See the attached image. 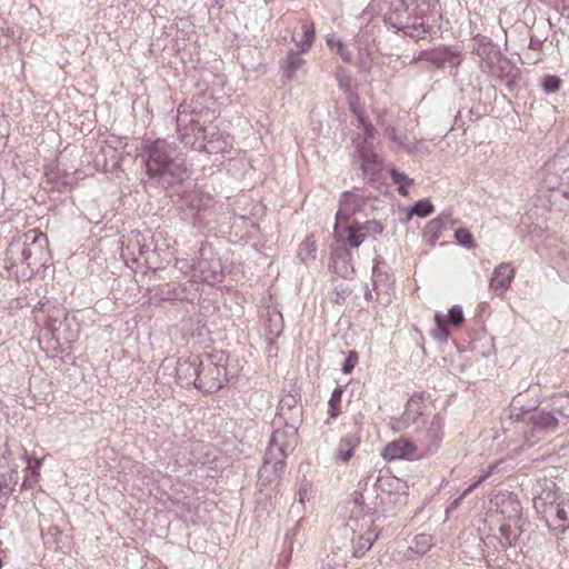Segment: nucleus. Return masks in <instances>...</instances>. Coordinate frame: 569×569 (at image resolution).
<instances>
[{"instance_id":"f257e3e1","label":"nucleus","mask_w":569,"mask_h":569,"mask_svg":"<svg viewBox=\"0 0 569 569\" xmlns=\"http://www.w3.org/2000/svg\"><path fill=\"white\" fill-rule=\"evenodd\" d=\"M140 156L152 184L168 188L188 178L184 154L166 139H146Z\"/></svg>"},{"instance_id":"f03ea898","label":"nucleus","mask_w":569,"mask_h":569,"mask_svg":"<svg viewBox=\"0 0 569 569\" xmlns=\"http://www.w3.org/2000/svg\"><path fill=\"white\" fill-rule=\"evenodd\" d=\"M436 6V0H396L388 7L383 20L405 36L422 39L433 32Z\"/></svg>"},{"instance_id":"7ed1b4c3","label":"nucleus","mask_w":569,"mask_h":569,"mask_svg":"<svg viewBox=\"0 0 569 569\" xmlns=\"http://www.w3.org/2000/svg\"><path fill=\"white\" fill-rule=\"evenodd\" d=\"M286 425L278 426L272 420L273 432L263 457V465L259 470V480L262 483L274 481L284 468V460L291 452L298 440V430L301 423H293L286 420Z\"/></svg>"},{"instance_id":"20e7f679","label":"nucleus","mask_w":569,"mask_h":569,"mask_svg":"<svg viewBox=\"0 0 569 569\" xmlns=\"http://www.w3.org/2000/svg\"><path fill=\"white\" fill-rule=\"evenodd\" d=\"M211 116L207 110L204 117ZM202 111H197L196 107L191 103L183 101L179 104L177 110V130L179 139L186 146L193 149H200V144L209 137L217 136V127L212 126L211 119H203Z\"/></svg>"},{"instance_id":"39448f33","label":"nucleus","mask_w":569,"mask_h":569,"mask_svg":"<svg viewBox=\"0 0 569 569\" xmlns=\"http://www.w3.org/2000/svg\"><path fill=\"white\" fill-rule=\"evenodd\" d=\"M229 357L222 350H217L210 353L200 356L199 379L197 389L208 393L220 390L234 372L228 369Z\"/></svg>"},{"instance_id":"423d86ee","label":"nucleus","mask_w":569,"mask_h":569,"mask_svg":"<svg viewBox=\"0 0 569 569\" xmlns=\"http://www.w3.org/2000/svg\"><path fill=\"white\" fill-rule=\"evenodd\" d=\"M516 429L521 432L523 445L533 446L539 442L546 433L555 432L558 429L559 420L553 412L545 410L526 411L516 416Z\"/></svg>"},{"instance_id":"0eeeda50","label":"nucleus","mask_w":569,"mask_h":569,"mask_svg":"<svg viewBox=\"0 0 569 569\" xmlns=\"http://www.w3.org/2000/svg\"><path fill=\"white\" fill-rule=\"evenodd\" d=\"M479 54L481 57L480 67L483 72L490 73L509 90L516 87L520 77V69L510 59L502 56L495 48L488 50L485 48Z\"/></svg>"},{"instance_id":"6e6552de","label":"nucleus","mask_w":569,"mask_h":569,"mask_svg":"<svg viewBox=\"0 0 569 569\" xmlns=\"http://www.w3.org/2000/svg\"><path fill=\"white\" fill-rule=\"evenodd\" d=\"M48 238L36 229L23 234V241H12L8 251L13 254L20 253V261L28 267L43 266L46 263Z\"/></svg>"},{"instance_id":"1a4fd4ad","label":"nucleus","mask_w":569,"mask_h":569,"mask_svg":"<svg viewBox=\"0 0 569 569\" xmlns=\"http://www.w3.org/2000/svg\"><path fill=\"white\" fill-rule=\"evenodd\" d=\"M183 203L190 210L194 224L207 226L212 221L216 201L211 194L192 191L183 198Z\"/></svg>"},{"instance_id":"9d476101","label":"nucleus","mask_w":569,"mask_h":569,"mask_svg":"<svg viewBox=\"0 0 569 569\" xmlns=\"http://www.w3.org/2000/svg\"><path fill=\"white\" fill-rule=\"evenodd\" d=\"M561 497L557 491L556 483L550 480H545L543 483H539L536 488V492L533 496V508L541 519H543L548 527H551L549 523V515H551L552 510L556 509L558 502Z\"/></svg>"},{"instance_id":"9b49d317","label":"nucleus","mask_w":569,"mask_h":569,"mask_svg":"<svg viewBox=\"0 0 569 569\" xmlns=\"http://www.w3.org/2000/svg\"><path fill=\"white\" fill-rule=\"evenodd\" d=\"M420 61H428L436 68H443L446 64L451 67L450 73L456 76V70L461 63V57L458 51L451 50L449 47H438L429 50H421L412 58L410 64H416Z\"/></svg>"},{"instance_id":"f8f14e48","label":"nucleus","mask_w":569,"mask_h":569,"mask_svg":"<svg viewBox=\"0 0 569 569\" xmlns=\"http://www.w3.org/2000/svg\"><path fill=\"white\" fill-rule=\"evenodd\" d=\"M303 410L298 391L283 395L278 405V411L273 419L278 426L286 425V420L293 423H302Z\"/></svg>"},{"instance_id":"ddd939ff","label":"nucleus","mask_w":569,"mask_h":569,"mask_svg":"<svg viewBox=\"0 0 569 569\" xmlns=\"http://www.w3.org/2000/svg\"><path fill=\"white\" fill-rule=\"evenodd\" d=\"M200 356L180 357L176 365V380L181 387L193 386L197 388L199 379Z\"/></svg>"},{"instance_id":"4468645a","label":"nucleus","mask_w":569,"mask_h":569,"mask_svg":"<svg viewBox=\"0 0 569 569\" xmlns=\"http://www.w3.org/2000/svg\"><path fill=\"white\" fill-rule=\"evenodd\" d=\"M465 320L463 312L460 306H453L449 309L448 316L443 317L441 313H436V327L431 330V336L438 341H446L449 336L448 325L460 326Z\"/></svg>"},{"instance_id":"2eb2a0df","label":"nucleus","mask_w":569,"mask_h":569,"mask_svg":"<svg viewBox=\"0 0 569 569\" xmlns=\"http://www.w3.org/2000/svg\"><path fill=\"white\" fill-rule=\"evenodd\" d=\"M445 420L441 416L436 415L430 421L429 428L423 432L420 439L423 451L426 453H433L442 440Z\"/></svg>"},{"instance_id":"dca6fc26","label":"nucleus","mask_w":569,"mask_h":569,"mask_svg":"<svg viewBox=\"0 0 569 569\" xmlns=\"http://www.w3.org/2000/svg\"><path fill=\"white\" fill-rule=\"evenodd\" d=\"M515 277V270L511 268L509 263H500L497 266L492 272V277L490 279V289L497 295H503L511 284V281Z\"/></svg>"},{"instance_id":"f3484780","label":"nucleus","mask_w":569,"mask_h":569,"mask_svg":"<svg viewBox=\"0 0 569 569\" xmlns=\"http://www.w3.org/2000/svg\"><path fill=\"white\" fill-rule=\"evenodd\" d=\"M416 450L417 446L413 442L407 439H398L385 447L382 457L386 460L410 459L416 453Z\"/></svg>"},{"instance_id":"a211bd4d","label":"nucleus","mask_w":569,"mask_h":569,"mask_svg":"<svg viewBox=\"0 0 569 569\" xmlns=\"http://www.w3.org/2000/svg\"><path fill=\"white\" fill-rule=\"evenodd\" d=\"M379 532L376 527L370 523L368 530L360 535L357 540L352 539V556L356 558L362 557L377 540Z\"/></svg>"},{"instance_id":"6ab92c4d","label":"nucleus","mask_w":569,"mask_h":569,"mask_svg":"<svg viewBox=\"0 0 569 569\" xmlns=\"http://www.w3.org/2000/svg\"><path fill=\"white\" fill-rule=\"evenodd\" d=\"M357 207L356 197L351 192L346 191L341 194L340 207L336 213L335 232L338 230L339 222L348 221L350 216L355 213Z\"/></svg>"},{"instance_id":"aec40b11","label":"nucleus","mask_w":569,"mask_h":569,"mask_svg":"<svg viewBox=\"0 0 569 569\" xmlns=\"http://www.w3.org/2000/svg\"><path fill=\"white\" fill-rule=\"evenodd\" d=\"M357 152L361 159V170L363 173H373L375 167L378 163V156L373 152L372 148L365 144H358Z\"/></svg>"},{"instance_id":"412c9836","label":"nucleus","mask_w":569,"mask_h":569,"mask_svg":"<svg viewBox=\"0 0 569 569\" xmlns=\"http://www.w3.org/2000/svg\"><path fill=\"white\" fill-rule=\"evenodd\" d=\"M358 445L359 438L351 436L342 437L336 451L337 459H340L342 462H348L353 456V450Z\"/></svg>"},{"instance_id":"4be33fe9","label":"nucleus","mask_w":569,"mask_h":569,"mask_svg":"<svg viewBox=\"0 0 569 569\" xmlns=\"http://www.w3.org/2000/svg\"><path fill=\"white\" fill-rule=\"evenodd\" d=\"M348 260L349 252L346 249L336 250L331 257L335 270L345 278H347L352 272V268H350Z\"/></svg>"},{"instance_id":"5701e85b","label":"nucleus","mask_w":569,"mask_h":569,"mask_svg":"<svg viewBox=\"0 0 569 569\" xmlns=\"http://www.w3.org/2000/svg\"><path fill=\"white\" fill-rule=\"evenodd\" d=\"M229 146L228 141L222 138V134H220L217 131V136L209 137L204 143L200 144L199 150H203L207 153H222L226 151L227 147Z\"/></svg>"},{"instance_id":"b1692460","label":"nucleus","mask_w":569,"mask_h":569,"mask_svg":"<svg viewBox=\"0 0 569 569\" xmlns=\"http://www.w3.org/2000/svg\"><path fill=\"white\" fill-rule=\"evenodd\" d=\"M541 28L542 29L546 28V22L537 21V20L533 22V26L530 28V30H529V38H530L529 49L540 50L543 46V42L548 39V34H546V33L538 34V30Z\"/></svg>"},{"instance_id":"393cba45","label":"nucleus","mask_w":569,"mask_h":569,"mask_svg":"<svg viewBox=\"0 0 569 569\" xmlns=\"http://www.w3.org/2000/svg\"><path fill=\"white\" fill-rule=\"evenodd\" d=\"M196 270L200 272L201 280L206 282L218 281L221 276L220 264L218 262H216L212 268L207 269V261L203 259L198 261Z\"/></svg>"},{"instance_id":"a878e982","label":"nucleus","mask_w":569,"mask_h":569,"mask_svg":"<svg viewBox=\"0 0 569 569\" xmlns=\"http://www.w3.org/2000/svg\"><path fill=\"white\" fill-rule=\"evenodd\" d=\"M305 63L299 52L289 50L286 59V67L283 68V74L291 79L297 70H299Z\"/></svg>"},{"instance_id":"bb28decb","label":"nucleus","mask_w":569,"mask_h":569,"mask_svg":"<svg viewBox=\"0 0 569 569\" xmlns=\"http://www.w3.org/2000/svg\"><path fill=\"white\" fill-rule=\"evenodd\" d=\"M499 533V543L503 549L515 546L520 535L518 529L512 528L510 525H501Z\"/></svg>"},{"instance_id":"cd10ccee","label":"nucleus","mask_w":569,"mask_h":569,"mask_svg":"<svg viewBox=\"0 0 569 569\" xmlns=\"http://www.w3.org/2000/svg\"><path fill=\"white\" fill-rule=\"evenodd\" d=\"M19 480L17 468H11L7 473L0 475V491L3 495H10L14 490Z\"/></svg>"},{"instance_id":"c85d7f7f","label":"nucleus","mask_w":569,"mask_h":569,"mask_svg":"<svg viewBox=\"0 0 569 569\" xmlns=\"http://www.w3.org/2000/svg\"><path fill=\"white\" fill-rule=\"evenodd\" d=\"M316 242L312 237H307L300 244L298 249V258L301 262H308L309 260H313L316 258Z\"/></svg>"},{"instance_id":"c756f323","label":"nucleus","mask_w":569,"mask_h":569,"mask_svg":"<svg viewBox=\"0 0 569 569\" xmlns=\"http://www.w3.org/2000/svg\"><path fill=\"white\" fill-rule=\"evenodd\" d=\"M372 281L376 291H379L380 287L388 288L393 283L391 277L380 269L379 262H376L372 268Z\"/></svg>"},{"instance_id":"7c9ffc66","label":"nucleus","mask_w":569,"mask_h":569,"mask_svg":"<svg viewBox=\"0 0 569 569\" xmlns=\"http://www.w3.org/2000/svg\"><path fill=\"white\" fill-rule=\"evenodd\" d=\"M432 537L427 533H419L415 536L411 545V549L420 555H425L432 547Z\"/></svg>"},{"instance_id":"2f4dec72","label":"nucleus","mask_w":569,"mask_h":569,"mask_svg":"<svg viewBox=\"0 0 569 569\" xmlns=\"http://www.w3.org/2000/svg\"><path fill=\"white\" fill-rule=\"evenodd\" d=\"M302 38L298 40L296 36H293V41L301 49V51H306L313 41L315 38V28L312 23H303L301 26Z\"/></svg>"},{"instance_id":"473e14b6","label":"nucleus","mask_w":569,"mask_h":569,"mask_svg":"<svg viewBox=\"0 0 569 569\" xmlns=\"http://www.w3.org/2000/svg\"><path fill=\"white\" fill-rule=\"evenodd\" d=\"M552 410L565 418H569V393H560L553 398Z\"/></svg>"},{"instance_id":"72a5a7b5","label":"nucleus","mask_w":569,"mask_h":569,"mask_svg":"<svg viewBox=\"0 0 569 569\" xmlns=\"http://www.w3.org/2000/svg\"><path fill=\"white\" fill-rule=\"evenodd\" d=\"M348 243L352 248H358L366 239V233L359 227V224L348 226Z\"/></svg>"},{"instance_id":"f704fd0d","label":"nucleus","mask_w":569,"mask_h":569,"mask_svg":"<svg viewBox=\"0 0 569 569\" xmlns=\"http://www.w3.org/2000/svg\"><path fill=\"white\" fill-rule=\"evenodd\" d=\"M341 397H342V389L335 388L333 391L331 392V397L328 402V406H329L328 415L330 418H336L341 413V410H340Z\"/></svg>"},{"instance_id":"c9c22d12","label":"nucleus","mask_w":569,"mask_h":569,"mask_svg":"<svg viewBox=\"0 0 569 569\" xmlns=\"http://www.w3.org/2000/svg\"><path fill=\"white\" fill-rule=\"evenodd\" d=\"M445 227L436 219L429 221L425 228L423 236L431 242L437 241L441 237V230Z\"/></svg>"},{"instance_id":"e433bc0d","label":"nucleus","mask_w":569,"mask_h":569,"mask_svg":"<svg viewBox=\"0 0 569 569\" xmlns=\"http://www.w3.org/2000/svg\"><path fill=\"white\" fill-rule=\"evenodd\" d=\"M561 83V79L553 74H547L541 80V87L547 93H553L560 90Z\"/></svg>"},{"instance_id":"4c0bfd02","label":"nucleus","mask_w":569,"mask_h":569,"mask_svg":"<svg viewBox=\"0 0 569 569\" xmlns=\"http://www.w3.org/2000/svg\"><path fill=\"white\" fill-rule=\"evenodd\" d=\"M432 211L433 204L428 199L419 200L411 209V213L421 218L429 216Z\"/></svg>"},{"instance_id":"58836bf2","label":"nucleus","mask_w":569,"mask_h":569,"mask_svg":"<svg viewBox=\"0 0 569 569\" xmlns=\"http://www.w3.org/2000/svg\"><path fill=\"white\" fill-rule=\"evenodd\" d=\"M455 239L460 246H463L468 249L473 248V239L472 234L468 229L459 228L455 231Z\"/></svg>"},{"instance_id":"ea45409f","label":"nucleus","mask_w":569,"mask_h":569,"mask_svg":"<svg viewBox=\"0 0 569 569\" xmlns=\"http://www.w3.org/2000/svg\"><path fill=\"white\" fill-rule=\"evenodd\" d=\"M497 465H490L475 480L465 491L462 496H467L472 492L481 482L487 480L496 470Z\"/></svg>"},{"instance_id":"a19ab883","label":"nucleus","mask_w":569,"mask_h":569,"mask_svg":"<svg viewBox=\"0 0 569 569\" xmlns=\"http://www.w3.org/2000/svg\"><path fill=\"white\" fill-rule=\"evenodd\" d=\"M497 465H490L475 480L465 491L462 496H467L472 492L481 482L487 480L496 470Z\"/></svg>"},{"instance_id":"79ce46f5","label":"nucleus","mask_w":569,"mask_h":569,"mask_svg":"<svg viewBox=\"0 0 569 569\" xmlns=\"http://www.w3.org/2000/svg\"><path fill=\"white\" fill-rule=\"evenodd\" d=\"M358 359H359L358 352L356 350H350L342 363L341 371L345 375L352 372V370L355 369V367L358 362Z\"/></svg>"},{"instance_id":"37998d69","label":"nucleus","mask_w":569,"mask_h":569,"mask_svg":"<svg viewBox=\"0 0 569 569\" xmlns=\"http://www.w3.org/2000/svg\"><path fill=\"white\" fill-rule=\"evenodd\" d=\"M60 317H63L64 325L70 327L68 315L60 308H56L52 313L48 315V326L51 329H56V323L59 321Z\"/></svg>"},{"instance_id":"c03bdc74","label":"nucleus","mask_w":569,"mask_h":569,"mask_svg":"<svg viewBox=\"0 0 569 569\" xmlns=\"http://www.w3.org/2000/svg\"><path fill=\"white\" fill-rule=\"evenodd\" d=\"M362 231L367 234H380L383 231V227L379 221L370 220L365 222L362 226H359Z\"/></svg>"},{"instance_id":"a18cd8bd","label":"nucleus","mask_w":569,"mask_h":569,"mask_svg":"<svg viewBox=\"0 0 569 569\" xmlns=\"http://www.w3.org/2000/svg\"><path fill=\"white\" fill-rule=\"evenodd\" d=\"M348 290L343 286H338L333 289L330 296V300L333 303L342 305L346 301Z\"/></svg>"},{"instance_id":"49530a36","label":"nucleus","mask_w":569,"mask_h":569,"mask_svg":"<svg viewBox=\"0 0 569 569\" xmlns=\"http://www.w3.org/2000/svg\"><path fill=\"white\" fill-rule=\"evenodd\" d=\"M310 487L308 483H302L298 490V500L292 505V509L298 508L297 503L303 507L305 501L309 499Z\"/></svg>"},{"instance_id":"de8ad7c7","label":"nucleus","mask_w":569,"mask_h":569,"mask_svg":"<svg viewBox=\"0 0 569 569\" xmlns=\"http://www.w3.org/2000/svg\"><path fill=\"white\" fill-rule=\"evenodd\" d=\"M505 497V500L508 501V503L511 507V515L509 516V518H519V513L521 510L520 502L515 498L512 493H508Z\"/></svg>"},{"instance_id":"09e8293b","label":"nucleus","mask_w":569,"mask_h":569,"mask_svg":"<svg viewBox=\"0 0 569 569\" xmlns=\"http://www.w3.org/2000/svg\"><path fill=\"white\" fill-rule=\"evenodd\" d=\"M395 480H397V479L393 478V477H390V476H378L376 478V480H375V487L378 490L386 491L387 490V486L391 487L390 482H392Z\"/></svg>"},{"instance_id":"8fccbe9b","label":"nucleus","mask_w":569,"mask_h":569,"mask_svg":"<svg viewBox=\"0 0 569 569\" xmlns=\"http://www.w3.org/2000/svg\"><path fill=\"white\" fill-rule=\"evenodd\" d=\"M390 176L395 183H400V182H403L406 184L413 183L412 179L408 178V176H406L403 172L398 171L395 168L390 170Z\"/></svg>"},{"instance_id":"3c124183","label":"nucleus","mask_w":569,"mask_h":569,"mask_svg":"<svg viewBox=\"0 0 569 569\" xmlns=\"http://www.w3.org/2000/svg\"><path fill=\"white\" fill-rule=\"evenodd\" d=\"M337 53L341 57V59L345 62H350L351 61V53L346 48L345 43L341 40H337Z\"/></svg>"},{"instance_id":"603ef678","label":"nucleus","mask_w":569,"mask_h":569,"mask_svg":"<svg viewBox=\"0 0 569 569\" xmlns=\"http://www.w3.org/2000/svg\"><path fill=\"white\" fill-rule=\"evenodd\" d=\"M352 501L357 508H359L360 511L363 510L365 507V497L362 491L356 490L352 495Z\"/></svg>"},{"instance_id":"864d4df0","label":"nucleus","mask_w":569,"mask_h":569,"mask_svg":"<svg viewBox=\"0 0 569 569\" xmlns=\"http://www.w3.org/2000/svg\"><path fill=\"white\" fill-rule=\"evenodd\" d=\"M555 522L551 523V527H548L550 530H552L557 538H560L565 535L567 529L569 528V525L559 523L557 526H553Z\"/></svg>"},{"instance_id":"5fc2aeb1","label":"nucleus","mask_w":569,"mask_h":569,"mask_svg":"<svg viewBox=\"0 0 569 569\" xmlns=\"http://www.w3.org/2000/svg\"><path fill=\"white\" fill-rule=\"evenodd\" d=\"M438 222L446 227L451 221V210L442 211L437 218H435Z\"/></svg>"},{"instance_id":"6e6d98bb","label":"nucleus","mask_w":569,"mask_h":569,"mask_svg":"<svg viewBox=\"0 0 569 569\" xmlns=\"http://www.w3.org/2000/svg\"><path fill=\"white\" fill-rule=\"evenodd\" d=\"M363 130L367 137L372 138L375 134V127L370 121H363Z\"/></svg>"},{"instance_id":"4d7b16f0","label":"nucleus","mask_w":569,"mask_h":569,"mask_svg":"<svg viewBox=\"0 0 569 569\" xmlns=\"http://www.w3.org/2000/svg\"><path fill=\"white\" fill-rule=\"evenodd\" d=\"M371 477H372V475L367 476L366 478H362L359 481L358 487H359L360 491L366 490L368 488Z\"/></svg>"},{"instance_id":"13d9d810","label":"nucleus","mask_w":569,"mask_h":569,"mask_svg":"<svg viewBox=\"0 0 569 569\" xmlns=\"http://www.w3.org/2000/svg\"><path fill=\"white\" fill-rule=\"evenodd\" d=\"M337 40L338 39H335L332 36L326 38L327 44L331 50H337Z\"/></svg>"},{"instance_id":"bf43d9fd","label":"nucleus","mask_w":569,"mask_h":569,"mask_svg":"<svg viewBox=\"0 0 569 569\" xmlns=\"http://www.w3.org/2000/svg\"><path fill=\"white\" fill-rule=\"evenodd\" d=\"M542 21L546 22V28L545 29H542V28L539 29L538 30V34H541V33L548 34V31L552 28V23H551V21L549 19L542 20Z\"/></svg>"},{"instance_id":"052dcab7","label":"nucleus","mask_w":569,"mask_h":569,"mask_svg":"<svg viewBox=\"0 0 569 569\" xmlns=\"http://www.w3.org/2000/svg\"><path fill=\"white\" fill-rule=\"evenodd\" d=\"M78 338V330H70L67 337L69 342L74 341Z\"/></svg>"},{"instance_id":"680f3d73","label":"nucleus","mask_w":569,"mask_h":569,"mask_svg":"<svg viewBox=\"0 0 569 569\" xmlns=\"http://www.w3.org/2000/svg\"><path fill=\"white\" fill-rule=\"evenodd\" d=\"M553 8H555L559 13H563V11H565L566 9H568V6H566V4L560 6V3L556 2V3L553 4Z\"/></svg>"},{"instance_id":"e2e57ef3","label":"nucleus","mask_w":569,"mask_h":569,"mask_svg":"<svg viewBox=\"0 0 569 569\" xmlns=\"http://www.w3.org/2000/svg\"><path fill=\"white\" fill-rule=\"evenodd\" d=\"M461 122V112H459L455 118V123L452 128H460L463 123Z\"/></svg>"},{"instance_id":"0e129e2a","label":"nucleus","mask_w":569,"mask_h":569,"mask_svg":"<svg viewBox=\"0 0 569 569\" xmlns=\"http://www.w3.org/2000/svg\"><path fill=\"white\" fill-rule=\"evenodd\" d=\"M407 186H408V184H406V183H405V184H401V186L399 187V189H398V190H399V193H400V194L406 196V194L408 193Z\"/></svg>"},{"instance_id":"69168bd1","label":"nucleus","mask_w":569,"mask_h":569,"mask_svg":"<svg viewBox=\"0 0 569 569\" xmlns=\"http://www.w3.org/2000/svg\"><path fill=\"white\" fill-rule=\"evenodd\" d=\"M71 181H72V178L69 177V176H66V177L61 178V183L64 184V186L70 184Z\"/></svg>"},{"instance_id":"338daca9","label":"nucleus","mask_w":569,"mask_h":569,"mask_svg":"<svg viewBox=\"0 0 569 569\" xmlns=\"http://www.w3.org/2000/svg\"><path fill=\"white\" fill-rule=\"evenodd\" d=\"M551 512H552V513H551V515H549V523H550V525H551L552 522L558 521V520L556 519V509H553Z\"/></svg>"},{"instance_id":"774afa93","label":"nucleus","mask_w":569,"mask_h":569,"mask_svg":"<svg viewBox=\"0 0 569 569\" xmlns=\"http://www.w3.org/2000/svg\"><path fill=\"white\" fill-rule=\"evenodd\" d=\"M350 110L355 113V114H358L359 110L356 106V103L353 102H350Z\"/></svg>"}]
</instances>
